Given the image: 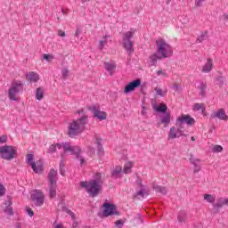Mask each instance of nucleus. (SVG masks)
<instances>
[{
  "instance_id": "20e7f679",
  "label": "nucleus",
  "mask_w": 228,
  "mask_h": 228,
  "mask_svg": "<svg viewBox=\"0 0 228 228\" xmlns=\"http://www.w3.org/2000/svg\"><path fill=\"white\" fill-rule=\"evenodd\" d=\"M156 49L157 53L162 59L170 58V56L174 54V50L172 49V46L170 45V44H168V42H167V40L163 38H159L156 40Z\"/></svg>"
},
{
  "instance_id": "69168bd1",
  "label": "nucleus",
  "mask_w": 228,
  "mask_h": 228,
  "mask_svg": "<svg viewBox=\"0 0 228 228\" xmlns=\"http://www.w3.org/2000/svg\"><path fill=\"white\" fill-rule=\"evenodd\" d=\"M61 158H64V155H63V154H61Z\"/></svg>"
},
{
  "instance_id": "a18cd8bd",
  "label": "nucleus",
  "mask_w": 228,
  "mask_h": 228,
  "mask_svg": "<svg viewBox=\"0 0 228 228\" xmlns=\"http://www.w3.org/2000/svg\"><path fill=\"white\" fill-rule=\"evenodd\" d=\"M157 76H161L162 77H165L167 76V71L162 70V69H159L156 72Z\"/></svg>"
},
{
  "instance_id": "c03bdc74",
  "label": "nucleus",
  "mask_w": 228,
  "mask_h": 228,
  "mask_svg": "<svg viewBox=\"0 0 228 228\" xmlns=\"http://www.w3.org/2000/svg\"><path fill=\"white\" fill-rule=\"evenodd\" d=\"M199 160L198 159H196L195 157L191 156L190 158V163H191V165H198L199 164Z\"/></svg>"
},
{
  "instance_id": "f704fd0d",
  "label": "nucleus",
  "mask_w": 228,
  "mask_h": 228,
  "mask_svg": "<svg viewBox=\"0 0 228 228\" xmlns=\"http://www.w3.org/2000/svg\"><path fill=\"white\" fill-rule=\"evenodd\" d=\"M155 92L159 97H165L167 95V90H163L161 87H155Z\"/></svg>"
},
{
  "instance_id": "4d7b16f0",
  "label": "nucleus",
  "mask_w": 228,
  "mask_h": 228,
  "mask_svg": "<svg viewBox=\"0 0 228 228\" xmlns=\"http://www.w3.org/2000/svg\"><path fill=\"white\" fill-rule=\"evenodd\" d=\"M58 36H59V37H65V31H63V30H59V31H58Z\"/></svg>"
},
{
  "instance_id": "f3484780",
  "label": "nucleus",
  "mask_w": 228,
  "mask_h": 228,
  "mask_svg": "<svg viewBox=\"0 0 228 228\" xmlns=\"http://www.w3.org/2000/svg\"><path fill=\"white\" fill-rule=\"evenodd\" d=\"M137 195L140 197H147V195H149V187L142 184L141 181H137Z\"/></svg>"
},
{
  "instance_id": "7c9ffc66",
  "label": "nucleus",
  "mask_w": 228,
  "mask_h": 228,
  "mask_svg": "<svg viewBox=\"0 0 228 228\" xmlns=\"http://www.w3.org/2000/svg\"><path fill=\"white\" fill-rule=\"evenodd\" d=\"M115 69H117V65H115V63L105 62V69L108 70L110 76H113Z\"/></svg>"
},
{
  "instance_id": "79ce46f5",
  "label": "nucleus",
  "mask_w": 228,
  "mask_h": 228,
  "mask_svg": "<svg viewBox=\"0 0 228 228\" xmlns=\"http://www.w3.org/2000/svg\"><path fill=\"white\" fill-rule=\"evenodd\" d=\"M5 193H6V188L4 187V185H3V183H0V197H4Z\"/></svg>"
},
{
  "instance_id": "4c0bfd02",
  "label": "nucleus",
  "mask_w": 228,
  "mask_h": 228,
  "mask_svg": "<svg viewBox=\"0 0 228 228\" xmlns=\"http://www.w3.org/2000/svg\"><path fill=\"white\" fill-rule=\"evenodd\" d=\"M224 148L221 145H215L212 147V152H222Z\"/></svg>"
},
{
  "instance_id": "aec40b11",
  "label": "nucleus",
  "mask_w": 228,
  "mask_h": 228,
  "mask_svg": "<svg viewBox=\"0 0 228 228\" xmlns=\"http://www.w3.org/2000/svg\"><path fill=\"white\" fill-rule=\"evenodd\" d=\"M26 77L29 83H38V81H40V75L35 71L27 73Z\"/></svg>"
},
{
  "instance_id": "a878e982",
  "label": "nucleus",
  "mask_w": 228,
  "mask_h": 228,
  "mask_svg": "<svg viewBox=\"0 0 228 228\" xmlns=\"http://www.w3.org/2000/svg\"><path fill=\"white\" fill-rule=\"evenodd\" d=\"M213 70V60L208 59L207 63H205L202 67V72L205 74H209Z\"/></svg>"
},
{
  "instance_id": "58836bf2",
  "label": "nucleus",
  "mask_w": 228,
  "mask_h": 228,
  "mask_svg": "<svg viewBox=\"0 0 228 228\" xmlns=\"http://www.w3.org/2000/svg\"><path fill=\"white\" fill-rule=\"evenodd\" d=\"M60 174L61 175H65V166L63 165V160L60 163Z\"/></svg>"
},
{
  "instance_id": "ddd939ff",
  "label": "nucleus",
  "mask_w": 228,
  "mask_h": 228,
  "mask_svg": "<svg viewBox=\"0 0 228 228\" xmlns=\"http://www.w3.org/2000/svg\"><path fill=\"white\" fill-rule=\"evenodd\" d=\"M142 86V80L140 79H135L130 83H128L125 88H124V94H131V92H134L136 88H139V86Z\"/></svg>"
},
{
  "instance_id": "423d86ee",
  "label": "nucleus",
  "mask_w": 228,
  "mask_h": 228,
  "mask_svg": "<svg viewBox=\"0 0 228 228\" xmlns=\"http://www.w3.org/2000/svg\"><path fill=\"white\" fill-rule=\"evenodd\" d=\"M22 92H24V83L20 80L13 81L8 90V97L10 101H15L16 102L20 101L19 94H22Z\"/></svg>"
},
{
  "instance_id": "1a4fd4ad",
  "label": "nucleus",
  "mask_w": 228,
  "mask_h": 228,
  "mask_svg": "<svg viewBox=\"0 0 228 228\" xmlns=\"http://www.w3.org/2000/svg\"><path fill=\"white\" fill-rule=\"evenodd\" d=\"M27 163L28 165H29V167H31L35 174H42L44 172V161L42 159H39L35 162L33 154H28L27 156Z\"/></svg>"
},
{
  "instance_id": "4468645a",
  "label": "nucleus",
  "mask_w": 228,
  "mask_h": 228,
  "mask_svg": "<svg viewBox=\"0 0 228 228\" xmlns=\"http://www.w3.org/2000/svg\"><path fill=\"white\" fill-rule=\"evenodd\" d=\"M181 124H186L187 126H193L195 124V118L189 115H182L176 118V125L181 126Z\"/></svg>"
},
{
  "instance_id": "5fc2aeb1",
  "label": "nucleus",
  "mask_w": 228,
  "mask_h": 228,
  "mask_svg": "<svg viewBox=\"0 0 228 228\" xmlns=\"http://www.w3.org/2000/svg\"><path fill=\"white\" fill-rule=\"evenodd\" d=\"M194 172H200V164H196L194 165Z\"/></svg>"
},
{
  "instance_id": "9d476101",
  "label": "nucleus",
  "mask_w": 228,
  "mask_h": 228,
  "mask_svg": "<svg viewBox=\"0 0 228 228\" xmlns=\"http://www.w3.org/2000/svg\"><path fill=\"white\" fill-rule=\"evenodd\" d=\"M89 111L93 113L94 118L102 122L108 118V114L105 111L101 110L98 105H91L88 107Z\"/></svg>"
},
{
  "instance_id": "49530a36",
  "label": "nucleus",
  "mask_w": 228,
  "mask_h": 228,
  "mask_svg": "<svg viewBox=\"0 0 228 228\" xmlns=\"http://www.w3.org/2000/svg\"><path fill=\"white\" fill-rule=\"evenodd\" d=\"M53 55H49V54H47V53H45L44 55H43V60H45L46 61H51L52 60H53Z\"/></svg>"
},
{
  "instance_id": "de8ad7c7",
  "label": "nucleus",
  "mask_w": 228,
  "mask_h": 228,
  "mask_svg": "<svg viewBox=\"0 0 228 228\" xmlns=\"http://www.w3.org/2000/svg\"><path fill=\"white\" fill-rule=\"evenodd\" d=\"M26 213L28 215V216H35V212L32 211L31 208H26Z\"/></svg>"
},
{
  "instance_id": "9b49d317",
  "label": "nucleus",
  "mask_w": 228,
  "mask_h": 228,
  "mask_svg": "<svg viewBox=\"0 0 228 228\" xmlns=\"http://www.w3.org/2000/svg\"><path fill=\"white\" fill-rule=\"evenodd\" d=\"M181 136H184V130L181 127L171 126L167 134V141L175 140V138H181Z\"/></svg>"
},
{
  "instance_id": "4be33fe9",
  "label": "nucleus",
  "mask_w": 228,
  "mask_h": 228,
  "mask_svg": "<svg viewBox=\"0 0 228 228\" xmlns=\"http://www.w3.org/2000/svg\"><path fill=\"white\" fill-rule=\"evenodd\" d=\"M4 211L5 215L13 216V208H12V200H8L3 204Z\"/></svg>"
},
{
  "instance_id": "8fccbe9b",
  "label": "nucleus",
  "mask_w": 228,
  "mask_h": 228,
  "mask_svg": "<svg viewBox=\"0 0 228 228\" xmlns=\"http://www.w3.org/2000/svg\"><path fill=\"white\" fill-rule=\"evenodd\" d=\"M206 0H195V6H197L198 8L202 6V4L205 2Z\"/></svg>"
},
{
  "instance_id": "dca6fc26",
  "label": "nucleus",
  "mask_w": 228,
  "mask_h": 228,
  "mask_svg": "<svg viewBox=\"0 0 228 228\" xmlns=\"http://www.w3.org/2000/svg\"><path fill=\"white\" fill-rule=\"evenodd\" d=\"M94 143L95 147L97 148V154L99 158L104 157V148L102 147V139L99 137H95L94 140Z\"/></svg>"
},
{
  "instance_id": "37998d69",
  "label": "nucleus",
  "mask_w": 228,
  "mask_h": 228,
  "mask_svg": "<svg viewBox=\"0 0 228 228\" xmlns=\"http://www.w3.org/2000/svg\"><path fill=\"white\" fill-rule=\"evenodd\" d=\"M115 226L117 228H123L124 227V221L123 220H118L115 222Z\"/></svg>"
},
{
  "instance_id": "39448f33",
  "label": "nucleus",
  "mask_w": 228,
  "mask_h": 228,
  "mask_svg": "<svg viewBox=\"0 0 228 228\" xmlns=\"http://www.w3.org/2000/svg\"><path fill=\"white\" fill-rule=\"evenodd\" d=\"M134 35H136V28H132L128 31L123 33L122 44L124 49H126L128 54H132V53L134 51V42L131 40Z\"/></svg>"
},
{
  "instance_id": "c85d7f7f",
  "label": "nucleus",
  "mask_w": 228,
  "mask_h": 228,
  "mask_svg": "<svg viewBox=\"0 0 228 228\" xmlns=\"http://www.w3.org/2000/svg\"><path fill=\"white\" fill-rule=\"evenodd\" d=\"M193 111H201L202 115H205L204 111H206V105L204 103H195L192 105Z\"/></svg>"
},
{
  "instance_id": "bb28decb",
  "label": "nucleus",
  "mask_w": 228,
  "mask_h": 228,
  "mask_svg": "<svg viewBox=\"0 0 228 228\" xmlns=\"http://www.w3.org/2000/svg\"><path fill=\"white\" fill-rule=\"evenodd\" d=\"M153 110H155V111H157V113H167L168 107L165 103H160L159 105H155L153 107Z\"/></svg>"
},
{
  "instance_id": "e2e57ef3",
  "label": "nucleus",
  "mask_w": 228,
  "mask_h": 228,
  "mask_svg": "<svg viewBox=\"0 0 228 228\" xmlns=\"http://www.w3.org/2000/svg\"><path fill=\"white\" fill-rule=\"evenodd\" d=\"M191 140L192 142H195V137H191Z\"/></svg>"
},
{
  "instance_id": "6e6552de",
  "label": "nucleus",
  "mask_w": 228,
  "mask_h": 228,
  "mask_svg": "<svg viewBox=\"0 0 228 228\" xmlns=\"http://www.w3.org/2000/svg\"><path fill=\"white\" fill-rule=\"evenodd\" d=\"M48 179H49V197L50 199H54L56 197V190L58 188V185L56 182L58 181V171L54 169H51L48 174Z\"/></svg>"
},
{
  "instance_id": "b1692460",
  "label": "nucleus",
  "mask_w": 228,
  "mask_h": 228,
  "mask_svg": "<svg viewBox=\"0 0 228 228\" xmlns=\"http://www.w3.org/2000/svg\"><path fill=\"white\" fill-rule=\"evenodd\" d=\"M213 118H219V120H227L228 117L225 114V110L224 109H220L216 112L212 114Z\"/></svg>"
},
{
  "instance_id": "473e14b6",
  "label": "nucleus",
  "mask_w": 228,
  "mask_h": 228,
  "mask_svg": "<svg viewBox=\"0 0 228 228\" xmlns=\"http://www.w3.org/2000/svg\"><path fill=\"white\" fill-rule=\"evenodd\" d=\"M198 88L200 90V94L201 97H204L206 95V83L201 82Z\"/></svg>"
},
{
  "instance_id": "72a5a7b5",
  "label": "nucleus",
  "mask_w": 228,
  "mask_h": 228,
  "mask_svg": "<svg viewBox=\"0 0 228 228\" xmlns=\"http://www.w3.org/2000/svg\"><path fill=\"white\" fill-rule=\"evenodd\" d=\"M68 215H69V216H71V220H73L72 227L77 228L78 225V223L77 221H76V216L74 215V212L68 210Z\"/></svg>"
},
{
  "instance_id": "c756f323",
  "label": "nucleus",
  "mask_w": 228,
  "mask_h": 228,
  "mask_svg": "<svg viewBox=\"0 0 228 228\" xmlns=\"http://www.w3.org/2000/svg\"><path fill=\"white\" fill-rule=\"evenodd\" d=\"M160 121L162 124H164L165 127L170 124V113H166L160 115Z\"/></svg>"
},
{
  "instance_id": "c9c22d12",
  "label": "nucleus",
  "mask_w": 228,
  "mask_h": 228,
  "mask_svg": "<svg viewBox=\"0 0 228 228\" xmlns=\"http://www.w3.org/2000/svg\"><path fill=\"white\" fill-rule=\"evenodd\" d=\"M153 190L159 191V193H162L163 195L167 194V188L161 187L159 185H153Z\"/></svg>"
},
{
  "instance_id": "a211bd4d",
  "label": "nucleus",
  "mask_w": 228,
  "mask_h": 228,
  "mask_svg": "<svg viewBox=\"0 0 228 228\" xmlns=\"http://www.w3.org/2000/svg\"><path fill=\"white\" fill-rule=\"evenodd\" d=\"M108 40H110V36L105 35L98 41L97 47L99 51H104L108 47Z\"/></svg>"
},
{
  "instance_id": "f03ea898",
  "label": "nucleus",
  "mask_w": 228,
  "mask_h": 228,
  "mask_svg": "<svg viewBox=\"0 0 228 228\" xmlns=\"http://www.w3.org/2000/svg\"><path fill=\"white\" fill-rule=\"evenodd\" d=\"M80 186L85 188L90 197H97L101 191V188H102V175L101 173H96L93 180L81 182Z\"/></svg>"
},
{
  "instance_id": "2f4dec72",
  "label": "nucleus",
  "mask_w": 228,
  "mask_h": 228,
  "mask_svg": "<svg viewBox=\"0 0 228 228\" xmlns=\"http://www.w3.org/2000/svg\"><path fill=\"white\" fill-rule=\"evenodd\" d=\"M203 199H204V200H206V202H208V204H212L213 208H215V204H216L215 203V200H216L215 196H213L211 194H204Z\"/></svg>"
},
{
  "instance_id": "393cba45",
  "label": "nucleus",
  "mask_w": 228,
  "mask_h": 228,
  "mask_svg": "<svg viewBox=\"0 0 228 228\" xmlns=\"http://www.w3.org/2000/svg\"><path fill=\"white\" fill-rule=\"evenodd\" d=\"M122 174H124L122 167L116 166L111 172V177H113V179H118L122 177Z\"/></svg>"
},
{
  "instance_id": "f8f14e48",
  "label": "nucleus",
  "mask_w": 228,
  "mask_h": 228,
  "mask_svg": "<svg viewBox=\"0 0 228 228\" xmlns=\"http://www.w3.org/2000/svg\"><path fill=\"white\" fill-rule=\"evenodd\" d=\"M31 199L35 204V206H44V200H45V195L40 190H36L31 194Z\"/></svg>"
},
{
  "instance_id": "3c124183",
  "label": "nucleus",
  "mask_w": 228,
  "mask_h": 228,
  "mask_svg": "<svg viewBox=\"0 0 228 228\" xmlns=\"http://www.w3.org/2000/svg\"><path fill=\"white\" fill-rule=\"evenodd\" d=\"M62 77H67L69 76V69H63L61 70Z\"/></svg>"
},
{
  "instance_id": "680f3d73",
  "label": "nucleus",
  "mask_w": 228,
  "mask_h": 228,
  "mask_svg": "<svg viewBox=\"0 0 228 228\" xmlns=\"http://www.w3.org/2000/svg\"><path fill=\"white\" fill-rule=\"evenodd\" d=\"M16 228H22V227L20 226V224H17Z\"/></svg>"
},
{
  "instance_id": "6e6d98bb",
  "label": "nucleus",
  "mask_w": 228,
  "mask_h": 228,
  "mask_svg": "<svg viewBox=\"0 0 228 228\" xmlns=\"http://www.w3.org/2000/svg\"><path fill=\"white\" fill-rule=\"evenodd\" d=\"M53 228H65V226L61 223H60V224H53Z\"/></svg>"
},
{
  "instance_id": "052dcab7",
  "label": "nucleus",
  "mask_w": 228,
  "mask_h": 228,
  "mask_svg": "<svg viewBox=\"0 0 228 228\" xmlns=\"http://www.w3.org/2000/svg\"><path fill=\"white\" fill-rule=\"evenodd\" d=\"M88 1H90V0H82V3H83V4L88 3Z\"/></svg>"
},
{
  "instance_id": "412c9836",
  "label": "nucleus",
  "mask_w": 228,
  "mask_h": 228,
  "mask_svg": "<svg viewBox=\"0 0 228 228\" xmlns=\"http://www.w3.org/2000/svg\"><path fill=\"white\" fill-rule=\"evenodd\" d=\"M133 168H134V161L127 160L123 167V174H133Z\"/></svg>"
},
{
  "instance_id": "0e129e2a",
  "label": "nucleus",
  "mask_w": 228,
  "mask_h": 228,
  "mask_svg": "<svg viewBox=\"0 0 228 228\" xmlns=\"http://www.w3.org/2000/svg\"><path fill=\"white\" fill-rule=\"evenodd\" d=\"M170 1H172V0H167V3H170Z\"/></svg>"
},
{
  "instance_id": "09e8293b",
  "label": "nucleus",
  "mask_w": 228,
  "mask_h": 228,
  "mask_svg": "<svg viewBox=\"0 0 228 228\" xmlns=\"http://www.w3.org/2000/svg\"><path fill=\"white\" fill-rule=\"evenodd\" d=\"M6 142H8V136L6 135L0 136V143H6Z\"/></svg>"
},
{
  "instance_id": "603ef678",
  "label": "nucleus",
  "mask_w": 228,
  "mask_h": 228,
  "mask_svg": "<svg viewBox=\"0 0 228 228\" xmlns=\"http://www.w3.org/2000/svg\"><path fill=\"white\" fill-rule=\"evenodd\" d=\"M216 81H217V83H218L219 85H224V82L225 81V77H217Z\"/></svg>"
},
{
  "instance_id": "13d9d810",
  "label": "nucleus",
  "mask_w": 228,
  "mask_h": 228,
  "mask_svg": "<svg viewBox=\"0 0 228 228\" xmlns=\"http://www.w3.org/2000/svg\"><path fill=\"white\" fill-rule=\"evenodd\" d=\"M173 90H175V92H179V90H181V87L175 85L173 86Z\"/></svg>"
},
{
  "instance_id": "2eb2a0df",
  "label": "nucleus",
  "mask_w": 228,
  "mask_h": 228,
  "mask_svg": "<svg viewBox=\"0 0 228 228\" xmlns=\"http://www.w3.org/2000/svg\"><path fill=\"white\" fill-rule=\"evenodd\" d=\"M117 214V208L110 203L103 204V216H113Z\"/></svg>"
},
{
  "instance_id": "7ed1b4c3",
  "label": "nucleus",
  "mask_w": 228,
  "mask_h": 228,
  "mask_svg": "<svg viewBox=\"0 0 228 228\" xmlns=\"http://www.w3.org/2000/svg\"><path fill=\"white\" fill-rule=\"evenodd\" d=\"M88 124V116L84 115L68 124V134L74 138L85 131V126Z\"/></svg>"
},
{
  "instance_id": "cd10ccee",
  "label": "nucleus",
  "mask_w": 228,
  "mask_h": 228,
  "mask_svg": "<svg viewBox=\"0 0 228 228\" xmlns=\"http://www.w3.org/2000/svg\"><path fill=\"white\" fill-rule=\"evenodd\" d=\"M45 94V91H44L43 87H37L36 89L35 95L37 101H42V99H44Z\"/></svg>"
},
{
  "instance_id": "a19ab883",
  "label": "nucleus",
  "mask_w": 228,
  "mask_h": 228,
  "mask_svg": "<svg viewBox=\"0 0 228 228\" xmlns=\"http://www.w3.org/2000/svg\"><path fill=\"white\" fill-rule=\"evenodd\" d=\"M87 154L89 156H94L95 154V149L92 146L87 147Z\"/></svg>"
},
{
  "instance_id": "5701e85b",
  "label": "nucleus",
  "mask_w": 228,
  "mask_h": 228,
  "mask_svg": "<svg viewBox=\"0 0 228 228\" xmlns=\"http://www.w3.org/2000/svg\"><path fill=\"white\" fill-rule=\"evenodd\" d=\"M158 60H163L162 57H159V54L157 53H152L148 59V65L150 67H154L158 63Z\"/></svg>"
},
{
  "instance_id": "ea45409f",
  "label": "nucleus",
  "mask_w": 228,
  "mask_h": 228,
  "mask_svg": "<svg viewBox=\"0 0 228 228\" xmlns=\"http://www.w3.org/2000/svg\"><path fill=\"white\" fill-rule=\"evenodd\" d=\"M185 217H186V214L183 212L178 215L177 220L178 222H180V224H183V222H184Z\"/></svg>"
},
{
  "instance_id": "e433bc0d",
  "label": "nucleus",
  "mask_w": 228,
  "mask_h": 228,
  "mask_svg": "<svg viewBox=\"0 0 228 228\" xmlns=\"http://www.w3.org/2000/svg\"><path fill=\"white\" fill-rule=\"evenodd\" d=\"M208 38V31L202 32L199 37L197 41L198 42H204Z\"/></svg>"
},
{
  "instance_id": "6ab92c4d",
  "label": "nucleus",
  "mask_w": 228,
  "mask_h": 228,
  "mask_svg": "<svg viewBox=\"0 0 228 228\" xmlns=\"http://www.w3.org/2000/svg\"><path fill=\"white\" fill-rule=\"evenodd\" d=\"M228 206V198L220 197L216 200V202L214 204L215 209H222V208Z\"/></svg>"
},
{
  "instance_id": "bf43d9fd",
  "label": "nucleus",
  "mask_w": 228,
  "mask_h": 228,
  "mask_svg": "<svg viewBox=\"0 0 228 228\" xmlns=\"http://www.w3.org/2000/svg\"><path fill=\"white\" fill-rule=\"evenodd\" d=\"M80 34H81V30L77 28L75 32V37H79Z\"/></svg>"
},
{
  "instance_id": "f257e3e1",
  "label": "nucleus",
  "mask_w": 228,
  "mask_h": 228,
  "mask_svg": "<svg viewBox=\"0 0 228 228\" xmlns=\"http://www.w3.org/2000/svg\"><path fill=\"white\" fill-rule=\"evenodd\" d=\"M61 151L77 156V159L80 161V165L85 163V159L81 156V148L79 146H71L70 142L52 144L48 149L49 154H54V152L58 151L61 152Z\"/></svg>"
},
{
  "instance_id": "864d4df0",
  "label": "nucleus",
  "mask_w": 228,
  "mask_h": 228,
  "mask_svg": "<svg viewBox=\"0 0 228 228\" xmlns=\"http://www.w3.org/2000/svg\"><path fill=\"white\" fill-rule=\"evenodd\" d=\"M141 114L142 115V117H145V115H147V107H145L144 105L142 106Z\"/></svg>"
},
{
  "instance_id": "0eeeda50",
  "label": "nucleus",
  "mask_w": 228,
  "mask_h": 228,
  "mask_svg": "<svg viewBox=\"0 0 228 228\" xmlns=\"http://www.w3.org/2000/svg\"><path fill=\"white\" fill-rule=\"evenodd\" d=\"M0 156L2 159L12 161L17 158V148L10 145L2 146L0 147Z\"/></svg>"
}]
</instances>
